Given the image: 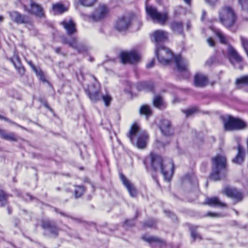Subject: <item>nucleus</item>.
<instances>
[{
    "instance_id": "obj_44",
    "label": "nucleus",
    "mask_w": 248,
    "mask_h": 248,
    "mask_svg": "<svg viewBox=\"0 0 248 248\" xmlns=\"http://www.w3.org/2000/svg\"><path fill=\"white\" fill-rule=\"evenodd\" d=\"M14 64L16 68L18 71V73L21 75H23L25 72V69H24V67L21 66L20 63H18V65H16L15 63H14Z\"/></svg>"
},
{
    "instance_id": "obj_17",
    "label": "nucleus",
    "mask_w": 248,
    "mask_h": 248,
    "mask_svg": "<svg viewBox=\"0 0 248 248\" xmlns=\"http://www.w3.org/2000/svg\"><path fill=\"white\" fill-rule=\"evenodd\" d=\"M159 128L162 134L167 137L173 135V129L170 122L168 120H162L159 126Z\"/></svg>"
},
{
    "instance_id": "obj_19",
    "label": "nucleus",
    "mask_w": 248,
    "mask_h": 248,
    "mask_svg": "<svg viewBox=\"0 0 248 248\" xmlns=\"http://www.w3.org/2000/svg\"><path fill=\"white\" fill-rule=\"evenodd\" d=\"M142 239L149 243L152 246L156 245L160 247H162L166 245V243L164 240L155 236L144 235L142 237Z\"/></svg>"
},
{
    "instance_id": "obj_3",
    "label": "nucleus",
    "mask_w": 248,
    "mask_h": 248,
    "mask_svg": "<svg viewBox=\"0 0 248 248\" xmlns=\"http://www.w3.org/2000/svg\"><path fill=\"white\" fill-rule=\"evenodd\" d=\"M237 16L233 8L230 5H225L219 11V20L226 28L234 25Z\"/></svg>"
},
{
    "instance_id": "obj_37",
    "label": "nucleus",
    "mask_w": 248,
    "mask_h": 248,
    "mask_svg": "<svg viewBox=\"0 0 248 248\" xmlns=\"http://www.w3.org/2000/svg\"><path fill=\"white\" fill-rule=\"evenodd\" d=\"M55 211L56 212L60 214L61 215H62V216H63L64 217H69L71 219H72V220L76 221L77 222H78V223L82 222V220L81 218H76V217H71V216H69L68 215L65 214L63 212L59 211V210L57 209H55Z\"/></svg>"
},
{
    "instance_id": "obj_45",
    "label": "nucleus",
    "mask_w": 248,
    "mask_h": 248,
    "mask_svg": "<svg viewBox=\"0 0 248 248\" xmlns=\"http://www.w3.org/2000/svg\"><path fill=\"white\" fill-rule=\"evenodd\" d=\"M164 213L168 217H170L171 219L172 220H175L176 217L175 215L171 212L170 211L168 210H164Z\"/></svg>"
},
{
    "instance_id": "obj_2",
    "label": "nucleus",
    "mask_w": 248,
    "mask_h": 248,
    "mask_svg": "<svg viewBox=\"0 0 248 248\" xmlns=\"http://www.w3.org/2000/svg\"><path fill=\"white\" fill-rule=\"evenodd\" d=\"M127 137L138 148L142 149L146 148L149 139L148 135L146 131H140L137 124L134 123L131 126Z\"/></svg>"
},
{
    "instance_id": "obj_29",
    "label": "nucleus",
    "mask_w": 248,
    "mask_h": 248,
    "mask_svg": "<svg viewBox=\"0 0 248 248\" xmlns=\"http://www.w3.org/2000/svg\"><path fill=\"white\" fill-rule=\"evenodd\" d=\"M184 181V182H188L194 186L198 185L197 178L194 174H188L186 175Z\"/></svg>"
},
{
    "instance_id": "obj_28",
    "label": "nucleus",
    "mask_w": 248,
    "mask_h": 248,
    "mask_svg": "<svg viewBox=\"0 0 248 248\" xmlns=\"http://www.w3.org/2000/svg\"><path fill=\"white\" fill-rule=\"evenodd\" d=\"M140 113L141 115H145L148 118L152 115V110L149 106L144 105L140 107Z\"/></svg>"
},
{
    "instance_id": "obj_54",
    "label": "nucleus",
    "mask_w": 248,
    "mask_h": 248,
    "mask_svg": "<svg viewBox=\"0 0 248 248\" xmlns=\"http://www.w3.org/2000/svg\"><path fill=\"white\" fill-rule=\"evenodd\" d=\"M207 215V216H208L209 217H219V214L214 213H212V212H208Z\"/></svg>"
},
{
    "instance_id": "obj_31",
    "label": "nucleus",
    "mask_w": 248,
    "mask_h": 248,
    "mask_svg": "<svg viewBox=\"0 0 248 248\" xmlns=\"http://www.w3.org/2000/svg\"><path fill=\"white\" fill-rule=\"evenodd\" d=\"M236 84L239 88H240L242 85H248V75L237 78L236 80Z\"/></svg>"
},
{
    "instance_id": "obj_14",
    "label": "nucleus",
    "mask_w": 248,
    "mask_h": 248,
    "mask_svg": "<svg viewBox=\"0 0 248 248\" xmlns=\"http://www.w3.org/2000/svg\"><path fill=\"white\" fill-rule=\"evenodd\" d=\"M120 57L123 63H135L140 59V55L135 51L123 52L121 53Z\"/></svg>"
},
{
    "instance_id": "obj_30",
    "label": "nucleus",
    "mask_w": 248,
    "mask_h": 248,
    "mask_svg": "<svg viewBox=\"0 0 248 248\" xmlns=\"http://www.w3.org/2000/svg\"><path fill=\"white\" fill-rule=\"evenodd\" d=\"M1 138L5 140L9 141H17V138L14 133H6L4 130Z\"/></svg>"
},
{
    "instance_id": "obj_27",
    "label": "nucleus",
    "mask_w": 248,
    "mask_h": 248,
    "mask_svg": "<svg viewBox=\"0 0 248 248\" xmlns=\"http://www.w3.org/2000/svg\"><path fill=\"white\" fill-rule=\"evenodd\" d=\"M171 30L178 34H182L183 32V23L181 21H174L171 23Z\"/></svg>"
},
{
    "instance_id": "obj_33",
    "label": "nucleus",
    "mask_w": 248,
    "mask_h": 248,
    "mask_svg": "<svg viewBox=\"0 0 248 248\" xmlns=\"http://www.w3.org/2000/svg\"><path fill=\"white\" fill-rule=\"evenodd\" d=\"M211 207L223 209L227 207V204L223 202H204Z\"/></svg>"
},
{
    "instance_id": "obj_22",
    "label": "nucleus",
    "mask_w": 248,
    "mask_h": 248,
    "mask_svg": "<svg viewBox=\"0 0 248 248\" xmlns=\"http://www.w3.org/2000/svg\"><path fill=\"white\" fill-rule=\"evenodd\" d=\"M177 69L180 72L186 71L187 70L188 63L186 61L181 55H178L174 58Z\"/></svg>"
},
{
    "instance_id": "obj_51",
    "label": "nucleus",
    "mask_w": 248,
    "mask_h": 248,
    "mask_svg": "<svg viewBox=\"0 0 248 248\" xmlns=\"http://www.w3.org/2000/svg\"><path fill=\"white\" fill-rule=\"evenodd\" d=\"M207 43L211 46H215V41L212 38H209L207 39Z\"/></svg>"
},
{
    "instance_id": "obj_56",
    "label": "nucleus",
    "mask_w": 248,
    "mask_h": 248,
    "mask_svg": "<svg viewBox=\"0 0 248 248\" xmlns=\"http://www.w3.org/2000/svg\"><path fill=\"white\" fill-rule=\"evenodd\" d=\"M27 198H26L25 199V200L26 201H28V200H30V201H33V200H35V199L34 197L31 196V195H29L28 194L27 195Z\"/></svg>"
},
{
    "instance_id": "obj_15",
    "label": "nucleus",
    "mask_w": 248,
    "mask_h": 248,
    "mask_svg": "<svg viewBox=\"0 0 248 248\" xmlns=\"http://www.w3.org/2000/svg\"><path fill=\"white\" fill-rule=\"evenodd\" d=\"M41 227L45 230H47L54 237L58 236L59 229L55 222L49 220L43 219L41 221Z\"/></svg>"
},
{
    "instance_id": "obj_41",
    "label": "nucleus",
    "mask_w": 248,
    "mask_h": 248,
    "mask_svg": "<svg viewBox=\"0 0 248 248\" xmlns=\"http://www.w3.org/2000/svg\"><path fill=\"white\" fill-rule=\"evenodd\" d=\"M101 99H102L105 103L106 106H109L110 101H111V97L110 95L106 94L105 95H102Z\"/></svg>"
},
{
    "instance_id": "obj_18",
    "label": "nucleus",
    "mask_w": 248,
    "mask_h": 248,
    "mask_svg": "<svg viewBox=\"0 0 248 248\" xmlns=\"http://www.w3.org/2000/svg\"><path fill=\"white\" fill-rule=\"evenodd\" d=\"M120 178L124 185L128 190L130 195L131 197H136L138 192L134 185L127 180L123 174H120Z\"/></svg>"
},
{
    "instance_id": "obj_35",
    "label": "nucleus",
    "mask_w": 248,
    "mask_h": 248,
    "mask_svg": "<svg viewBox=\"0 0 248 248\" xmlns=\"http://www.w3.org/2000/svg\"><path fill=\"white\" fill-rule=\"evenodd\" d=\"M197 228V227L194 226H191L189 228L191 236L194 240H195L197 238H199L200 239H201V236L196 232Z\"/></svg>"
},
{
    "instance_id": "obj_43",
    "label": "nucleus",
    "mask_w": 248,
    "mask_h": 248,
    "mask_svg": "<svg viewBox=\"0 0 248 248\" xmlns=\"http://www.w3.org/2000/svg\"><path fill=\"white\" fill-rule=\"evenodd\" d=\"M241 40L242 46L246 51L248 50V39L246 38L241 37Z\"/></svg>"
},
{
    "instance_id": "obj_7",
    "label": "nucleus",
    "mask_w": 248,
    "mask_h": 248,
    "mask_svg": "<svg viewBox=\"0 0 248 248\" xmlns=\"http://www.w3.org/2000/svg\"><path fill=\"white\" fill-rule=\"evenodd\" d=\"M155 54L159 62L165 65L170 63L173 56L170 50L163 46L156 48Z\"/></svg>"
},
{
    "instance_id": "obj_47",
    "label": "nucleus",
    "mask_w": 248,
    "mask_h": 248,
    "mask_svg": "<svg viewBox=\"0 0 248 248\" xmlns=\"http://www.w3.org/2000/svg\"><path fill=\"white\" fill-rule=\"evenodd\" d=\"M124 224L127 226H133L135 224V221L133 219L126 220Z\"/></svg>"
},
{
    "instance_id": "obj_60",
    "label": "nucleus",
    "mask_w": 248,
    "mask_h": 248,
    "mask_svg": "<svg viewBox=\"0 0 248 248\" xmlns=\"http://www.w3.org/2000/svg\"><path fill=\"white\" fill-rule=\"evenodd\" d=\"M191 28V24L188 21L186 23V28L187 30H189Z\"/></svg>"
},
{
    "instance_id": "obj_52",
    "label": "nucleus",
    "mask_w": 248,
    "mask_h": 248,
    "mask_svg": "<svg viewBox=\"0 0 248 248\" xmlns=\"http://www.w3.org/2000/svg\"><path fill=\"white\" fill-rule=\"evenodd\" d=\"M205 1L210 5L213 6L216 3L217 0H205Z\"/></svg>"
},
{
    "instance_id": "obj_46",
    "label": "nucleus",
    "mask_w": 248,
    "mask_h": 248,
    "mask_svg": "<svg viewBox=\"0 0 248 248\" xmlns=\"http://www.w3.org/2000/svg\"><path fill=\"white\" fill-rule=\"evenodd\" d=\"M205 202H220V200L217 197L215 196L210 198H207Z\"/></svg>"
},
{
    "instance_id": "obj_13",
    "label": "nucleus",
    "mask_w": 248,
    "mask_h": 248,
    "mask_svg": "<svg viewBox=\"0 0 248 248\" xmlns=\"http://www.w3.org/2000/svg\"><path fill=\"white\" fill-rule=\"evenodd\" d=\"M11 20L17 24H30L31 20L28 16L22 15L16 11L8 12Z\"/></svg>"
},
{
    "instance_id": "obj_23",
    "label": "nucleus",
    "mask_w": 248,
    "mask_h": 248,
    "mask_svg": "<svg viewBox=\"0 0 248 248\" xmlns=\"http://www.w3.org/2000/svg\"><path fill=\"white\" fill-rule=\"evenodd\" d=\"M63 28L66 30L67 33L71 35L77 31L76 24L72 20H63L61 22Z\"/></svg>"
},
{
    "instance_id": "obj_34",
    "label": "nucleus",
    "mask_w": 248,
    "mask_h": 248,
    "mask_svg": "<svg viewBox=\"0 0 248 248\" xmlns=\"http://www.w3.org/2000/svg\"><path fill=\"white\" fill-rule=\"evenodd\" d=\"M52 8L55 12L59 14L62 13L66 10L63 5L61 3H56L54 4Z\"/></svg>"
},
{
    "instance_id": "obj_1",
    "label": "nucleus",
    "mask_w": 248,
    "mask_h": 248,
    "mask_svg": "<svg viewBox=\"0 0 248 248\" xmlns=\"http://www.w3.org/2000/svg\"><path fill=\"white\" fill-rule=\"evenodd\" d=\"M146 168L150 164L154 171L160 170L166 181L170 182L173 173L174 166L171 160L164 161L162 157L158 154L151 153L149 157L144 160Z\"/></svg>"
},
{
    "instance_id": "obj_57",
    "label": "nucleus",
    "mask_w": 248,
    "mask_h": 248,
    "mask_svg": "<svg viewBox=\"0 0 248 248\" xmlns=\"http://www.w3.org/2000/svg\"><path fill=\"white\" fill-rule=\"evenodd\" d=\"M40 79L43 81H46V78H45V76H44V74H42L41 76H38Z\"/></svg>"
},
{
    "instance_id": "obj_38",
    "label": "nucleus",
    "mask_w": 248,
    "mask_h": 248,
    "mask_svg": "<svg viewBox=\"0 0 248 248\" xmlns=\"http://www.w3.org/2000/svg\"><path fill=\"white\" fill-rule=\"evenodd\" d=\"M216 35L219 38L220 42L224 44H226L227 43V39L225 35L220 31H217L216 32Z\"/></svg>"
},
{
    "instance_id": "obj_6",
    "label": "nucleus",
    "mask_w": 248,
    "mask_h": 248,
    "mask_svg": "<svg viewBox=\"0 0 248 248\" xmlns=\"http://www.w3.org/2000/svg\"><path fill=\"white\" fill-rule=\"evenodd\" d=\"M19 2L23 4L24 10L29 14L34 15L39 18L45 17V13L42 6L37 3L31 0L30 3V8L25 4V0H18Z\"/></svg>"
},
{
    "instance_id": "obj_11",
    "label": "nucleus",
    "mask_w": 248,
    "mask_h": 248,
    "mask_svg": "<svg viewBox=\"0 0 248 248\" xmlns=\"http://www.w3.org/2000/svg\"><path fill=\"white\" fill-rule=\"evenodd\" d=\"M108 12L109 9L107 6L104 4H100L92 14L91 17L93 21H100L106 17Z\"/></svg>"
},
{
    "instance_id": "obj_12",
    "label": "nucleus",
    "mask_w": 248,
    "mask_h": 248,
    "mask_svg": "<svg viewBox=\"0 0 248 248\" xmlns=\"http://www.w3.org/2000/svg\"><path fill=\"white\" fill-rule=\"evenodd\" d=\"M131 20L129 16H123L118 18L115 28L119 31H124L127 30L131 25Z\"/></svg>"
},
{
    "instance_id": "obj_4",
    "label": "nucleus",
    "mask_w": 248,
    "mask_h": 248,
    "mask_svg": "<svg viewBox=\"0 0 248 248\" xmlns=\"http://www.w3.org/2000/svg\"><path fill=\"white\" fill-rule=\"evenodd\" d=\"M213 170L210 174L211 179L214 181L220 179L221 176H225L226 166V158L225 156L219 155L213 158Z\"/></svg>"
},
{
    "instance_id": "obj_42",
    "label": "nucleus",
    "mask_w": 248,
    "mask_h": 248,
    "mask_svg": "<svg viewBox=\"0 0 248 248\" xmlns=\"http://www.w3.org/2000/svg\"><path fill=\"white\" fill-rule=\"evenodd\" d=\"M239 2L243 10L248 11V0H239Z\"/></svg>"
},
{
    "instance_id": "obj_9",
    "label": "nucleus",
    "mask_w": 248,
    "mask_h": 248,
    "mask_svg": "<svg viewBox=\"0 0 248 248\" xmlns=\"http://www.w3.org/2000/svg\"><path fill=\"white\" fill-rule=\"evenodd\" d=\"M94 82L88 86L87 89L88 95L90 99L93 102H96L101 99V96L100 93V84L97 81L96 78L94 77H92Z\"/></svg>"
},
{
    "instance_id": "obj_39",
    "label": "nucleus",
    "mask_w": 248,
    "mask_h": 248,
    "mask_svg": "<svg viewBox=\"0 0 248 248\" xmlns=\"http://www.w3.org/2000/svg\"><path fill=\"white\" fill-rule=\"evenodd\" d=\"M96 0H79L80 3L84 6H91Z\"/></svg>"
},
{
    "instance_id": "obj_26",
    "label": "nucleus",
    "mask_w": 248,
    "mask_h": 248,
    "mask_svg": "<svg viewBox=\"0 0 248 248\" xmlns=\"http://www.w3.org/2000/svg\"><path fill=\"white\" fill-rule=\"evenodd\" d=\"M153 103L154 106L159 109H163L166 107L162 97L159 95H156L154 96Z\"/></svg>"
},
{
    "instance_id": "obj_58",
    "label": "nucleus",
    "mask_w": 248,
    "mask_h": 248,
    "mask_svg": "<svg viewBox=\"0 0 248 248\" xmlns=\"http://www.w3.org/2000/svg\"><path fill=\"white\" fill-rule=\"evenodd\" d=\"M61 47H57L55 48V52L58 53L60 54L61 53Z\"/></svg>"
},
{
    "instance_id": "obj_32",
    "label": "nucleus",
    "mask_w": 248,
    "mask_h": 248,
    "mask_svg": "<svg viewBox=\"0 0 248 248\" xmlns=\"http://www.w3.org/2000/svg\"><path fill=\"white\" fill-rule=\"evenodd\" d=\"M75 196L76 198L80 197L85 192V188L82 186H75Z\"/></svg>"
},
{
    "instance_id": "obj_21",
    "label": "nucleus",
    "mask_w": 248,
    "mask_h": 248,
    "mask_svg": "<svg viewBox=\"0 0 248 248\" xmlns=\"http://www.w3.org/2000/svg\"><path fill=\"white\" fill-rule=\"evenodd\" d=\"M228 54L229 59L231 62L234 65V63H240L242 62L243 59L237 53V52L232 46L228 48Z\"/></svg>"
},
{
    "instance_id": "obj_10",
    "label": "nucleus",
    "mask_w": 248,
    "mask_h": 248,
    "mask_svg": "<svg viewBox=\"0 0 248 248\" xmlns=\"http://www.w3.org/2000/svg\"><path fill=\"white\" fill-rule=\"evenodd\" d=\"M146 10L147 14L149 15L153 20H155L161 24H164L167 19V14L166 13L159 12L156 8L152 6H146Z\"/></svg>"
},
{
    "instance_id": "obj_63",
    "label": "nucleus",
    "mask_w": 248,
    "mask_h": 248,
    "mask_svg": "<svg viewBox=\"0 0 248 248\" xmlns=\"http://www.w3.org/2000/svg\"><path fill=\"white\" fill-rule=\"evenodd\" d=\"M4 130L0 128V136L1 137V136L3 134Z\"/></svg>"
},
{
    "instance_id": "obj_64",
    "label": "nucleus",
    "mask_w": 248,
    "mask_h": 248,
    "mask_svg": "<svg viewBox=\"0 0 248 248\" xmlns=\"http://www.w3.org/2000/svg\"><path fill=\"white\" fill-rule=\"evenodd\" d=\"M8 212L9 214H11L12 211H11V209L10 208V207H8Z\"/></svg>"
},
{
    "instance_id": "obj_61",
    "label": "nucleus",
    "mask_w": 248,
    "mask_h": 248,
    "mask_svg": "<svg viewBox=\"0 0 248 248\" xmlns=\"http://www.w3.org/2000/svg\"><path fill=\"white\" fill-rule=\"evenodd\" d=\"M186 3L190 5L191 4V0H183Z\"/></svg>"
},
{
    "instance_id": "obj_55",
    "label": "nucleus",
    "mask_w": 248,
    "mask_h": 248,
    "mask_svg": "<svg viewBox=\"0 0 248 248\" xmlns=\"http://www.w3.org/2000/svg\"><path fill=\"white\" fill-rule=\"evenodd\" d=\"M28 64L31 66L32 70L35 69L36 67L33 64V62L31 61H27Z\"/></svg>"
},
{
    "instance_id": "obj_16",
    "label": "nucleus",
    "mask_w": 248,
    "mask_h": 248,
    "mask_svg": "<svg viewBox=\"0 0 248 248\" xmlns=\"http://www.w3.org/2000/svg\"><path fill=\"white\" fill-rule=\"evenodd\" d=\"M223 193L228 197L241 201L243 199V193L233 187L226 186L224 188Z\"/></svg>"
},
{
    "instance_id": "obj_24",
    "label": "nucleus",
    "mask_w": 248,
    "mask_h": 248,
    "mask_svg": "<svg viewBox=\"0 0 248 248\" xmlns=\"http://www.w3.org/2000/svg\"><path fill=\"white\" fill-rule=\"evenodd\" d=\"M245 156V151L243 147L238 144L237 146V154L236 156L232 159V162L237 164H241L243 162Z\"/></svg>"
},
{
    "instance_id": "obj_36",
    "label": "nucleus",
    "mask_w": 248,
    "mask_h": 248,
    "mask_svg": "<svg viewBox=\"0 0 248 248\" xmlns=\"http://www.w3.org/2000/svg\"><path fill=\"white\" fill-rule=\"evenodd\" d=\"M156 223L157 221L155 220L151 219L146 222H144L143 224V226L144 228H155Z\"/></svg>"
},
{
    "instance_id": "obj_8",
    "label": "nucleus",
    "mask_w": 248,
    "mask_h": 248,
    "mask_svg": "<svg viewBox=\"0 0 248 248\" xmlns=\"http://www.w3.org/2000/svg\"><path fill=\"white\" fill-rule=\"evenodd\" d=\"M62 43L67 44L70 47L77 50L79 53H83L87 51L88 47L82 43H78L76 37H72L68 39L65 37L62 38Z\"/></svg>"
},
{
    "instance_id": "obj_48",
    "label": "nucleus",
    "mask_w": 248,
    "mask_h": 248,
    "mask_svg": "<svg viewBox=\"0 0 248 248\" xmlns=\"http://www.w3.org/2000/svg\"><path fill=\"white\" fill-rule=\"evenodd\" d=\"M7 195L2 190L0 189V200H6Z\"/></svg>"
},
{
    "instance_id": "obj_25",
    "label": "nucleus",
    "mask_w": 248,
    "mask_h": 248,
    "mask_svg": "<svg viewBox=\"0 0 248 248\" xmlns=\"http://www.w3.org/2000/svg\"><path fill=\"white\" fill-rule=\"evenodd\" d=\"M153 37L156 42L164 41L167 39L168 33L162 30H156L153 33Z\"/></svg>"
},
{
    "instance_id": "obj_50",
    "label": "nucleus",
    "mask_w": 248,
    "mask_h": 248,
    "mask_svg": "<svg viewBox=\"0 0 248 248\" xmlns=\"http://www.w3.org/2000/svg\"><path fill=\"white\" fill-rule=\"evenodd\" d=\"M33 71L35 73V74L38 77L39 76H41L42 74H43V72L41 69H38L36 67H35V69L33 70Z\"/></svg>"
},
{
    "instance_id": "obj_62",
    "label": "nucleus",
    "mask_w": 248,
    "mask_h": 248,
    "mask_svg": "<svg viewBox=\"0 0 248 248\" xmlns=\"http://www.w3.org/2000/svg\"><path fill=\"white\" fill-rule=\"evenodd\" d=\"M205 15H206V12L204 11H203L202 12V20L203 19V18H204V16H205Z\"/></svg>"
},
{
    "instance_id": "obj_49",
    "label": "nucleus",
    "mask_w": 248,
    "mask_h": 248,
    "mask_svg": "<svg viewBox=\"0 0 248 248\" xmlns=\"http://www.w3.org/2000/svg\"><path fill=\"white\" fill-rule=\"evenodd\" d=\"M0 120H3L5 121H6V122H9V123L11 124H15V125H17L16 123H15V122L10 120L8 118L5 117H4L2 115H0Z\"/></svg>"
},
{
    "instance_id": "obj_59",
    "label": "nucleus",
    "mask_w": 248,
    "mask_h": 248,
    "mask_svg": "<svg viewBox=\"0 0 248 248\" xmlns=\"http://www.w3.org/2000/svg\"><path fill=\"white\" fill-rule=\"evenodd\" d=\"M212 62H213L212 59H211L206 62V64L207 65H210L212 63Z\"/></svg>"
},
{
    "instance_id": "obj_5",
    "label": "nucleus",
    "mask_w": 248,
    "mask_h": 248,
    "mask_svg": "<svg viewBox=\"0 0 248 248\" xmlns=\"http://www.w3.org/2000/svg\"><path fill=\"white\" fill-rule=\"evenodd\" d=\"M224 129L227 131L241 130L248 127V124L238 118L229 116L224 120Z\"/></svg>"
},
{
    "instance_id": "obj_20",
    "label": "nucleus",
    "mask_w": 248,
    "mask_h": 248,
    "mask_svg": "<svg viewBox=\"0 0 248 248\" xmlns=\"http://www.w3.org/2000/svg\"><path fill=\"white\" fill-rule=\"evenodd\" d=\"M208 79L206 76L200 73L195 74L194 79V84L197 87H204L208 83Z\"/></svg>"
},
{
    "instance_id": "obj_40",
    "label": "nucleus",
    "mask_w": 248,
    "mask_h": 248,
    "mask_svg": "<svg viewBox=\"0 0 248 248\" xmlns=\"http://www.w3.org/2000/svg\"><path fill=\"white\" fill-rule=\"evenodd\" d=\"M197 111V109L196 108H192L183 111V112L186 115V117L191 116Z\"/></svg>"
},
{
    "instance_id": "obj_53",
    "label": "nucleus",
    "mask_w": 248,
    "mask_h": 248,
    "mask_svg": "<svg viewBox=\"0 0 248 248\" xmlns=\"http://www.w3.org/2000/svg\"><path fill=\"white\" fill-rule=\"evenodd\" d=\"M154 63H155V61L154 60H152L150 62H149L146 65L147 68H150L152 67L154 65Z\"/></svg>"
}]
</instances>
